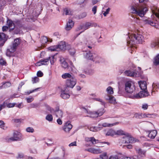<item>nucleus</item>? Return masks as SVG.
<instances>
[{
	"instance_id": "6e6552de",
	"label": "nucleus",
	"mask_w": 159,
	"mask_h": 159,
	"mask_svg": "<svg viewBox=\"0 0 159 159\" xmlns=\"http://www.w3.org/2000/svg\"><path fill=\"white\" fill-rule=\"evenodd\" d=\"M148 95V93L147 91H141L139 93L130 96L129 97L132 99L139 98L145 97Z\"/></svg>"
},
{
	"instance_id": "c756f323",
	"label": "nucleus",
	"mask_w": 159,
	"mask_h": 159,
	"mask_svg": "<svg viewBox=\"0 0 159 159\" xmlns=\"http://www.w3.org/2000/svg\"><path fill=\"white\" fill-rule=\"evenodd\" d=\"M89 151L91 153L95 154L100 153L102 152V151L100 149L94 148H91L89 149Z\"/></svg>"
},
{
	"instance_id": "2eb2a0df",
	"label": "nucleus",
	"mask_w": 159,
	"mask_h": 159,
	"mask_svg": "<svg viewBox=\"0 0 159 159\" xmlns=\"http://www.w3.org/2000/svg\"><path fill=\"white\" fill-rule=\"evenodd\" d=\"M93 58V61L96 63L102 62L104 61V59L99 56L96 53H94Z\"/></svg>"
},
{
	"instance_id": "e2e57ef3",
	"label": "nucleus",
	"mask_w": 159,
	"mask_h": 159,
	"mask_svg": "<svg viewBox=\"0 0 159 159\" xmlns=\"http://www.w3.org/2000/svg\"><path fill=\"white\" fill-rule=\"evenodd\" d=\"M26 99L27 100V102L28 103H30L33 101L34 98L32 97H31L30 98H26Z\"/></svg>"
},
{
	"instance_id": "f704fd0d",
	"label": "nucleus",
	"mask_w": 159,
	"mask_h": 159,
	"mask_svg": "<svg viewBox=\"0 0 159 159\" xmlns=\"http://www.w3.org/2000/svg\"><path fill=\"white\" fill-rule=\"evenodd\" d=\"M61 77L64 79H66L68 78L71 79V78L73 77L71 75L68 73H66L61 75Z\"/></svg>"
},
{
	"instance_id": "864d4df0",
	"label": "nucleus",
	"mask_w": 159,
	"mask_h": 159,
	"mask_svg": "<svg viewBox=\"0 0 159 159\" xmlns=\"http://www.w3.org/2000/svg\"><path fill=\"white\" fill-rule=\"evenodd\" d=\"M26 131L28 132L33 133L34 132V129L32 127H28L26 128Z\"/></svg>"
},
{
	"instance_id": "0eeeda50",
	"label": "nucleus",
	"mask_w": 159,
	"mask_h": 159,
	"mask_svg": "<svg viewBox=\"0 0 159 159\" xmlns=\"http://www.w3.org/2000/svg\"><path fill=\"white\" fill-rule=\"evenodd\" d=\"M76 84V80L74 77L71 79H68L66 81V87L67 88H73Z\"/></svg>"
},
{
	"instance_id": "79ce46f5",
	"label": "nucleus",
	"mask_w": 159,
	"mask_h": 159,
	"mask_svg": "<svg viewBox=\"0 0 159 159\" xmlns=\"http://www.w3.org/2000/svg\"><path fill=\"white\" fill-rule=\"evenodd\" d=\"M153 63L155 65H159V54L155 58Z\"/></svg>"
},
{
	"instance_id": "412c9836",
	"label": "nucleus",
	"mask_w": 159,
	"mask_h": 159,
	"mask_svg": "<svg viewBox=\"0 0 159 159\" xmlns=\"http://www.w3.org/2000/svg\"><path fill=\"white\" fill-rule=\"evenodd\" d=\"M85 140L86 142H91L92 143L94 144L99 143V141L98 140L96 139L94 137H87L85 138Z\"/></svg>"
},
{
	"instance_id": "680f3d73",
	"label": "nucleus",
	"mask_w": 159,
	"mask_h": 159,
	"mask_svg": "<svg viewBox=\"0 0 159 159\" xmlns=\"http://www.w3.org/2000/svg\"><path fill=\"white\" fill-rule=\"evenodd\" d=\"M15 103H9L7 105V107L8 108L13 107L15 105Z\"/></svg>"
},
{
	"instance_id": "e433bc0d",
	"label": "nucleus",
	"mask_w": 159,
	"mask_h": 159,
	"mask_svg": "<svg viewBox=\"0 0 159 159\" xmlns=\"http://www.w3.org/2000/svg\"><path fill=\"white\" fill-rule=\"evenodd\" d=\"M81 43L85 44L86 45L87 47H88V48H89L90 49H91L92 48V47L90 45V44H89V45L87 44L88 43H89L88 42V41L87 40V39L85 38H84L82 39H81Z\"/></svg>"
},
{
	"instance_id": "393cba45",
	"label": "nucleus",
	"mask_w": 159,
	"mask_h": 159,
	"mask_svg": "<svg viewBox=\"0 0 159 159\" xmlns=\"http://www.w3.org/2000/svg\"><path fill=\"white\" fill-rule=\"evenodd\" d=\"M5 34H0V46H2L4 44L5 41Z\"/></svg>"
},
{
	"instance_id": "58836bf2",
	"label": "nucleus",
	"mask_w": 159,
	"mask_h": 159,
	"mask_svg": "<svg viewBox=\"0 0 159 159\" xmlns=\"http://www.w3.org/2000/svg\"><path fill=\"white\" fill-rule=\"evenodd\" d=\"M106 91L108 95L112 94L114 93L113 89L111 86H109L107 88Z\"/></svg>"
},
{
	"instance_id": "37998d69",
	"label": "nucleus",
	"mask_w": 159,
	"mask_h": 159,
	"mask_svg": "<svg viewBox=\"0 0 159 159\" xmlns=\"http://www.w3.org/2000/svg\"><path fill=\"white\" fill-rule=\"evenodd\" d=\"M71 12L70 9L67 8H66L64 9V14L66 15H70L71 14Z\"/></svg>"
},
{
	"instance_id": "4be33fe9",
	"label": "nucleus",
	"mask_w": 159,
	"mask_h": 159,
	"mask_svg": "<svg viewBox=\"0 0 159 159\" xmlns=\"http://www.w3.org/2000/svg\"><path fill=\"white\" fill-rule=\"evenodd\" d=\"M74 23L72 20L69 19L67 23L66 29L67 30H70L74 26Z\"/></svg>"
},
{
	"instance_id": "49530a36",
	"label": "nucleus",
	"mask_w": 159,
	"mask_h": 159,
	"mask_svg": "<svg viewBox=\"0 0 159 159\" xmlns=\"http://www.w3.org/2000/svg\"><path fill=\"white\" fill-rule=\"evenodd\" d=\"M48 146H51L54 145V143L52 142V139H48V140L47 142L46 143Z\"/></svg>"
},
{
	"instance_id": "13d9d810",
	"label": "nucleus",
	"mask_w": 159,
	"mask_h": 159,
	"mask_svg": "<svg viewBox=\"0 0 159 159\" xmlns=\"http://www.w3.org/2000/svg\"><path fill=\"white\" fill-rule=\"evenodd\" d=\"M43 73L40 70L38 71L37 73V75L39 77H42L43 76Z\"/></svg>"
},
{
	"instance_id": "c03bdc74",
	"label": "nucleus",
	"mask_w": 159,
	"mask_h": 159,
	"mask_svg": "<svg viewBox=\"0 0 159 159\" xmlns=\"http://www.w3.org/2000/svg\"><path fill=\"white\" fill-rule=\"evenodd\" d=\"M48 59H49V61H50V63L51 65L54 64L55 62L54 56H51V57H49Z\"/></svg>"
},
{
	"instance_id": "7c9ffc66",
	"label": "nucleus",
	"mask_w": 159,
	"mask_h": 159,
	"mask_svg": "<svg viewBox=\"0 0 159 159\" xmlns=\"http://www.w3.org/2000/svg\"><path fill=\"white\" fill-rule=\"evenodd\" d=\"M119 124V122H116L113 123H104L102 124V126L103 127H111L114 125H116Z\"/></svg>"
},
{
	"instance_id": "c9c22d12",
	"label": "nucleus",
	"mask_w": 159,
	"mask_h": 159,
	"mask_svg": "<svg viewBox=\"0 0 159 159\" xmlns=\"http://www.w3.org/2000/svg\"><path fill=\"white\" fill-rule=\"evenodd\" d=\"M21 42V40L20 38H17L15 39L13 43V44L17 47L20 44Z\"/></svg>"
},
{
	"instance_id": "338daca9",
	"label": "nucleus",
	"mask_w": 159,
	"mask_h": 159,
	"mask_svg": "<svg viewBox=\"0 0 159 159\" xmlns=\"http://www.w3.org/2000/svg\"><path fill=\"white\" fill-rule=\"evenodd\" d=\"M152 87L153 88H154L156 87V88H159V83H153L152 85Z\"/></svg>"
},
{
	"instance_id": "ea45409f",
	"label": "nucleus",
	"mask_w": 159,
	"mask_h": 159,
	"mask_svg": "<svg viewBox=\"0 0 159 159\" xmlns=\"http://www.w3.org/2000/svg\"><path fill=\"white\" fill-rule=\"evenodd\" d=\"M101 128H102V127H90L89 128V129L90 131L93 132H96L100 130L101 129Z\"/></svg>"
},
{
	"instance_id": "72a5a7b5",
	"label": "nucleus",
	"mask_w": 159,
	"mask_h": 159,
	"mask_svg": "<svg viewBox=\"0 0 159 159\" xmlns=\"http://www.w3.org/2000/svg\"><path fill=\"white\" fill-rule=\"evenodd\" d=\"M157 46H159V40L153 41L151 43V46L152 48H154Z\"/></svg>"
},
{
	"instance_id": "20e7f679",
	"label": "nucleus",
	"mask_w": 159,
	"mask_h": 159,
	"mask_svg": "<svg viewBox=\"0 0 159 159\" xmlns=\"http://www.w3.org/2000/svg\"><path fill=\"white\" fill-rule=\"evenodd\" d=\"M125 92L128 93H132L135 89L134 82L131 80L126 81L125 84Z\"/></svg>"
},
{
	"instance_id": "0e129e2a",
	"label": "nucleus",
	"mask_w": 159,
	"mask_h": 159,
	"mask_svg": "<svg viewBox=\"0 0 159 159\" xmlns=\"http://www.w3.org/2000/svg\"><path fill=\"white\" fill-rule=\"evenodd\" d=\"M0 127L3 129H4V124L3 121L2 120H0Z\"/></svg>"
},
{
	"instance_id": "bf43d9fd",
	"label": "nucleus",
	"mask_w": 159,
	"mask_h": 159,
	"mask_svg": "<svg viewBox=\"0 0 159 159\" xmlns=\"http://www.w3.org/2000/svg\"><path fill=\"white\" fill-rule=\"evenodd\" d=\"M0 64L2 66H6L7 65L6 61L3 59H1L0 60Z\"/></svg>"
},
{
	"instance_id": "5fc2aeb1",
	"label": "nucleus",
	"mask_w": 159,
	"mask_h": 159,
	"mask_svg": "<svg viewBox=\"0 0 159 159\" xmlns=\"http://www.w3.org/2000/svg\"><path fill=\"white\" fill-rule=\"evenodd\" d=\"M69 51L70 54L71 55H74L75 52V50L74 48L70 49Z\"/></svg>"
},
{
	"instance_id": "a878e982",
	"label": "nucleus",
	"mask_w": 159,
	"mask_h": 159,
	"mask_svg": "<svg viewBox=\"0 0 159 159\" xmlns=\"http://www.w3.org/2000/svg\"><path fill=\"white\" fill-rule=\"evenodd\" d=\"M106 7H107L106 6L104 7L102 9V12L105 17L106 16L109 14L111 10V8L110 7H107L106 9Z\"/></svg>"
},
{
	"instance_id": "de8ad7c7",
	"label": "nucleus",
	"mask_w": 159,
	"mask_h": 159,
	"mask_svg": "<svg viewBox=\"0 0 159 159\" xmlns=\"http://www.w3.org/2000/svg\"><path fill=\"white\" fill-rule=\"evenodd\" d=\"M46 119L49 121L51 122L53 120V117L52 115L48 114L46 116Z\"/></svg>"
},
{
	"instance_id": "7ed1b4c3",
	"label": "nucleus",
	"mask_w": 159,
	"mask_h": 159,
	"mask_svg": "<svg viewBox=\"0 0 159 159\" xmlns=\"http://www.w3.org/2000/svg\"><path fill=\"white\" fill-rule=\"evenodd\" d=\"M82 108L84 110V112L88 114V115H87L88 116H89L90 117L93 118L100 116H102L105 112L103 108H101L98 110L97 111L94 112L89 111L84 107H82Z\"/></svg>"
},
{
	"instance_id": "f257e3e1",
	"label": "nucleus",
	"mask_w": 159,
	"mask_h": 159,
	"mask_svg": "<svg viewBox=\"0 0 159 159\" xmlns=\"http://www.w3.org/2000/svg\"><path fill=\"white\" fill-rule=\"evenodd\" d=\"M143 39V36L141 34L135 32V33H129L127 38V43L131 51L134 50L135 45L142 43Z\"/></svg>"
},
{
	"instance_id": "423d86ee",
	"label": "nucleus",
	"mask_w": 159,
	"mask_h": 159,
	"mask_svg": "<svg viewBox=\"0 0 159 159\" xmlns=\"http://www.w3.org/2000/svg\"><path fill=\"white\" fill-rule=\"evenodd\" d=\"M125 136L123 137V143H133L136 142V140L128 133H126Z\"/></svg>"
},
{
	"instance_id": "473e14b6",
	"label": "nucleus",
	"mask_w": 159,
	"mask_h": 159,
	"mask_svg": "<svg viewBox=\"0 0 159 159\" xmlns=\"http://www.w3.org/2000/svg\"><path fill=\"white\" fill-rule=\"evenodd\" d=\"M116 135H123L126 134V132L121 129H119L116 131Z\"/></svg>"
},
{
	"instance_id": "f3484780",
	"label": "nucleus",
	"mask_w": 159,
	"mask_h": 159,
	"mask_svg": "<svg viewBox=\"0 0 159 159\" xmlns=\"http://www.w3.org/2000/svg\"><path fill=\"white\" fill-rule=\"evenodd\" d=\"M125 75L127 76L132 77H136L137 76V74L133 71L130 70H126L124 72Z\"/></svg>"
},
{
	"instance_id": "8fccbe9b",
	"label": "nucleus",
	"mask_w": 159,
	"mask_h": 159,
	"mask_svg": "<svg viewBox=\"0 0 159 159\" xmlns=\"http://www.w3.org/2000/svg\"><path fill=\"white\" fill-rule=\"evenodd\" d=\"M94 99L96 101L100 102H101V104L102 105L104 106L105 104V102L104 101H103V100L102 99L100 98H94Z\"/></svg>"
},
{
	"instance_id": "5701e85b",
	"label": "nucleus",
	"mask_w": 159,
	"mask_h": 159,
	"mask_svg": "<svg viewBox=\"0 0 159 159\" xmlns=\"http://www.w3.org/2000/svg\"><path fill=\"white\" fill-rule=\"evenodd\" d=\"M7 24L8 27L10 28V30H13L15 27L13 22L10 20L8 19L7 21Z\"/></svg>"
},
{
	"instance_id": "cd10ccee",
	"label": "nucleus",
	"mask_w": 159,
	"mask_h": 159,
	"mask_svg": "<svg viewBox=\"0 0 159 159\" xmlns=\"http://www.w3.org/2000/svg\"><path fill=\"white\" fill-rule=\"evenodd\" d=\"M151 10L153 14L159 18V9H157L156 7H151Z\"/></svg>"
},
{
	"instance_id": "603ef678",
	"label": "nucleus",
	"mask_w": 159,
	"mask_h": 159,
	"mask_svg": "<svg viewBox=\"0 0 159 159\" xmlns=\"http://www.w3.org/2000/svg\"><path fill=\"white\" fill-rule=\"evenodd\" d=\"M39 81V79L37 77H34L32 79V81L33 84L38 82Z\"/></svg>"
},
{
	"instance_id": "dca6fc26",
	"label": "nucleus",
	"mask_w": 159,
	"mask_h": 159,
	"mask_svg": "<svg viewBox=\"0 0 159 159\" xmlns=\"http://www.w3.org/2000/svg\"><path fill=\"white\" fill-rule=\"evenodd\" d=\"M139 86L142 91H146V90L147 89V84L145 81H139Z\"/></svg>"
},
{
	"instance_id": "f8f14e48",
	"label": "nucleus",
	"mask_w": 159,
	"mask_h": 159,
	"mask_svg": "<svg viewBox=\"0 0 159 159\" xmlns=\"http://www.w3.org/2000/svg\"><path fill=\"white\" fill-rule=\"evenodd\" d=\"M49 110L50 111V112L52 113H55L56 116L59 118H61L63 117V113L61 110H58L54 111L53 108H49Z\"/></svg>"
},
{
	"instance_id": "09e8293b",
	"label": "nucleus",
	"mask_w": 159,
	"mask_h": 159,
	"mask_svg": "<svg viewBox=\"0 0 159 159\" xmlns=\"http://www.w3.org/2000/svg\"><path fill=\"white\" fill-rule=\"evenodd\" d=\"M134 117L136 118L141 119L142 118V113H135L134 116Z\"/></svg>"
},
{
	"instance_id": "a18cd8bd",
	"label": "nucleus",
	"mask_w": 159,
	"mask_h": 159,
	"mask_svg": "<svg viewBox=\"0 0 159 159\" xmlns=\"http://www.w3.org/2000/svg\"><path fill=\"white\" fill-rule=\"evenodd\" d=\"M100 157L102 159H107L108 156L107 152H103L102 154L100 155Z\"/></svg>"
},
{
	"instance_id": "a19ab883",
	"label": "nucleus",
	"mask_w": 159,
	"mask_h": 159,
	"mask_svg": "<svg viewBox=\"0 0 159 159\" xmlns=\"http://www.w3.org/2000/svg\"><path fill=\"white\" fill-rule=\"evenodd\" d=\"M48 50L51 51H58L57 45L51 46L48 48Z\"/></svg>"
},
{
	"instance_id": "bb28decb",
	"label": "nucleus",
	"mask_w": 159,
	"mask_h": 159,
	"mask_svg": "<svg viewBox=\"0 0 159 159\" xmlns=\"http://www.w3.org/2000/svg\"><path fill=\"white\" fill-rule=\"evenodd\" d=\"M58 51L60 50H64L66 49V44L64 42H61L58 45H57Z\"/></svg>"
},
{
	"instance_id": "6ab92c4d",
	"label": "nucleus",
	"mask_w": 159,
	"mask_h": 159,
	"mask_svg": "<svg viewBox=\"0 0 159 159\" xmlns=\"http://www.w3.org/2000/svg\"><path fill=\"white\" fill-rule=\"evenodd\" d=\"M59 61L61 66L63 68L66 69L68 67V64L63 57H60Z\"/></svg>"
},
{
	"instance_id": "4468645a",
	"label": "nucleus",
	"mask_w": 159,
	"mask_h": 159,
	"mask_svg": "<svg viewBox=\"0 0 159 159\" xmlns=\"http://www.w3.org/2000/svg\"><path fill=\"white\" fill-rule=\"evenodd\" d=\"M49 63V59L47 58L44 59H42L36 63L37 66H40L42 65H48Z\"/></svg>"
},
{
	"instance_id": "774afa93",
	"label": "nucleus",
	"mask_w": 159,
	"mask_h": 159,
	"mask_svg": "<svg viewBox=\"0 0 159 159\" xmlns=\"http://www.w3.org/2000/svg\"><path fill=\"white\" fill-rule=\"evenodd\" d=\"M109 159H118L117 155H112L110 157Z\"/></svg>"
},
{
	"instance_id": "aec40b11",
	"label": "nucleus",
	"mask_w": 159,
	"mask_h": 159,
	"mask_svg": "<svg viewBox=\"0 0 159 159\" xmlns=\"http://www.w3.org/2000/svg\"><path fill=\"white\" fill-rule=\"evenodd\" d=\"M94 53H92L90 51L86 52L84 53V57L88 59L93 60Z\"/></svg>"
},
{
	"instance_id": "1a4fd4ad",
	"label": "nucleus",
	"mask_w": 159,
	"mask_h": 159,
	"mask_svg": "<svg viewBox=\"0 0 159 159\" xmlns=\"http://www.w3.org/2000/svg\"><path fill=\"white\" fill-rule=\"evenodd\" d=\"M17 47L12 44L9 48L7 50L6 54L7 56L11 57L13 56V53L16 51Z\"/></svg>"
},
{
	"instance_id": "4d7b16f0",
	"label": "nucleus",
	"mask_w": 159,
	"mask_h": 159,
	"mask_svg": "<svg viewBox=\"0 0 159 159\" xmlns=\"http://www.w3.org/2000/svg\"><path fill=\"white\" fill-rule=\"evenodd\" d=\"M151 117V115L150 114H147V113H144L143 114H142V117L145 118V117H149L150 118Z\"/></svg>"
},
{
	"instance_id": "c85d7f7f",
	"label": "nucleus",
	"mask_w": 159,
	"mask_h": 159,
	"mask_svg": "<svg viewBox=\"0 0 159 159\" xmlns=\"http://www.w3.org/2000/svg\"><path fill=\"white\" fill-rule=\"evenodd\" d=\"M91 27V22H88L85 23L81 27V29L84 31Z\"/></svg>"
},
{
	"instance_id": "052dcab7",
	"label": "nucleus",
	"mask_w": 159,
	"mask_h": 159,
	"mask_svg": "<svg viewBox=\"0 0 159 159\" xmlns=\"http://www.w3.org/2000/svg\"><path fill=\"white\" fill-rule=\"evenodd\" d=\"M97 6H94L92 8V11L93 12V14L95 15L97 12Z\"/></svg>"
},
{
	"instance_id": "a211bd4d",
	"label": "nucleus",
	"mask_w": 159,
	"mask_h": 159,
	"mask_svg": "<svg viewBox=\"0 0 159 159\" xmlns=\"http://www.w3.org/2000/svg\"><path fill=\"white\" fill-rule=\"evenodd\" d=\"M105 99L107 100H109L110 103L115 104L117 103L115 98L113 96L107 95L105 97Z\"/></svg>"
},
{
	"instance_id": "6e6d98bb",
	"label": "nucleus",
	"mask_w": 159,
	"mask_h": 159,
	"mask_svg": "<svg viewBox=\"0 0 159 159\" xmlns=\"http://www.w3.org/2000/svg\"><path fill=\"white\" fill-rule=\"evenodd\" d=\"M148 106L147 103H143L142 105V108L143 110H146L148 109Z\"/></svg>"
},
{
	"instance_id": "b1692460",
	"label": "nucleus",
	"mask_w": 159,
	"mask_h": 159,
	"mask_svg": "<svg viewBox=\"0 0 159 159\" xmlns=\"http://www.w3.org/2000/svg\"><path fill=\"white\" fill-rule=\"evenodd\" d=\"M136 151L140 158L145 156V151H143L141 149L139 148L138 149H136Z\"/></svg>"
},
{
	"instance_id": "39448f33",
	"label": "nucleus",
	"mask_w": 159,
	"mask_h": 159,
	"mask_svg": "<svg viewBox=\"0 0 159 159\" xmlns=\"http://www.w3.org/2000/svg\"><path fill=\"white\" fill-rule=\"evenodd\" d=\"M23 139L22 135L20 133L16 131L14 133L13 136L10 138L8 141L9 142L11 141H20Z\"/></svg>"
},
{
	"instance_id": "ddd939ff",
	"label": "nucleus",
	"mask_w": 159,
	"mask_h": 159,
	"mask_svg": "<svg viewBox=\"0 0 159 159\" xmlns=\"http://www.w3.org/2000/svg\"><path fill=\"white\" fill-rule=\"evenodd\" d=\"M148 134V136L151 139H154L157 134V131L156 130L148 131L147 132Z\"/></svg>"
},
{
	"instance_id": "3c124183",
	"label": "nucleus",
	"mask_w": 159,
	"mask_h": 159,
	"mask_svg": "<svg viewBox=\"0 0 159 159\" xmlns=\"http://www.w3.org/2000/svg\"><path fill=\"white\" fill-rule=\"evenodd\" d=\"M41 41L43 44H44L48 41V40L46 37L43 36L42 38Z\"/></svg>"
},
{
	"instance_id": "f03ea898",
	"label": "nucleus",
	"mask_w": 159,
	"mask_h": 159,
	"mask_svg": "<svg viewBox=\"0 0 159 159\" xmlns=\"http://www.w3.org/2000/svg\"><path fill=\"white\" fill-rule=\"evenodd\" d=\"M132 13L136 14L141 17H143L148 11L147 8L144 5L135 4L131 7Z\"/></svg>"
},
{
	"instance_id": "69168bd1",
	"label": "nucleus",
	"mask_w": 159,
	"mask_h": 159,
	"mask_svg": "<svg viewBox=\"0 0 159 159\" xmlns=\"http://www.w3.org/2000/svg\"><path fill=\"white\" fill-rule=\"evenodd\" d=\"M12 121L14 123H19L21 122V120L20 119H13Z\"/></svg>"
},
{
	"instance_id": "4c0bfd02",
	"label": "nucleus",
	"mask_w": 159,
	"mask_h": 159,
	"mask_svg": "<svg viewBox=\"0 0 159 159\" xmlns=\"http://www.w3.org/2000/svg\"><path fill=\"white\" fill-rule=\"evenodd\" d=\"M11 86V83L9 82H7L4 83L2 86H0V89L7 88Z\"/></svg>"
},
{
	"instance_id": "2f4dec72",
	"label": "nucleus",
	"mask_w": 159,
	"mask_h": 159,
	"mask_svg": "<svg viewBox=\"0 0 159 159\" xmlns=\"http://www.w3.org/2000/svg\"><path fill=\"white\" fill-rule=\"evenodd\" d=\"M114 135H116L115 131L112 129L108 130L106 134V136H113Z\"/></svg>"
},
{
	"instance_id": "9d476101",
	"label": "nucleus",
	"mask_w": 159,
	"mask_h": 159,
	"mask_svg": "<svg viewBox=\"0 0 159 159\" xmlns=\"http://www.w3.org/2000/svg\"><path fill=\"white\" fill-rule=\"evenodd\" d=\"M72 128V125L70 121L66 122L62 127L63 130L66 133H69Z\"/></svg>"
},
{
	"instance_id": "9b49d317",
	"label": "nucleus",
	"mask_w": 159,
	"mask_h": 159,
	"mask_svg": "<svg viewBox=\"0 0 159 159\" xmlns=\"http://www.w3.org/2000/svg\"><path fill=\"white\" fill-rule=\"evenodd\" d=\"M68 91L67 87H65L64 90L61 91V96L62 98L66 99L69 98L70 95L68 93Z\"/></svg>"
}]
</instances>
